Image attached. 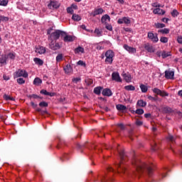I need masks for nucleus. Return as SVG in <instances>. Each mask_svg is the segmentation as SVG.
Segmentation results:
<instances>
[{"mask_svg":"<svg viewBox=\"0 0 182 182\" xmlns=\"http://www.w3.org/2000/svg\"><path fill=\"white\" fill-rule=\"evenodd\" d=\"M1 21H5V22H8V21H9V18L6 17V16H0V22Z\"/></svg>","mask_w":182,"mask_h":182,"instance_id":"obj_43","label":"nucleus"},{"mask_svg":"<svg viewBox=\"0 0 182 182\" xmlns=\"http://www.w3.org/2000/svg\"><path fill=\"white\" fill-rule=\"evenodd\" d=\"M144 48L147 52H149L150 53H153L154 52V49L153 48V46L150 45H145Z\"/></svg>","mask_w":182,"mask_h":182,"instance_id":"obj_27","label":"nucleus"},{"mask_svg":"<svg viewBox=\"0 0 182 182\" xmlns=\"http://www.w3.org/2000/svg\"><path fill=\"white\" fill-rule=\"evenodd\" d=\"M65 35V32L60 30H56L55 32L51 33V36L55 39V41H58L59 38H63Z\"/></svg>","mask_w":182,"mask_h":182,"instance_id":"obj_3","label":"nucleus"},{"mask_svg":"<svg viewBox=\"0 0 182 182\" xmlns=\"http://www.w3.org/2000/svg\"><path fill=\"white\" fill-rule=\"evenodd\" d=\"M155 26L157 28H166V24L161 23H155Z\"/></svg>","mask_w":182,"mask_h":182,"instance_id":"obj_37","label":"nucleus"},{"mask_svg":"<svg viewBox=\"0 0 182 182\" xmlns=\"http://www.w3.org/2000/svg\"><path fill=\"white\" fill-rule=\"evenodd\" d=\"M122 76L126 82L132 81V75L129 73H123Z\"/></svg>","mask_w":182,"mask_h":182,"instance_id":"obj_18","label":"nucleus"},{"mask_svg":"<svg viewBox=\"0 0 182 182\" xmlns=\"http://www.w3.org/2000/svg\"><path fill=\"white\" fill-rule=\"evenodd\" d=\"M137 106H139L140 107H146V106H147V102L143 101V100H138Z\"/></svg>","mask_w":182,"mask_h":182,"instance_id":"obj_24","label":"nucleus"},{"mask_svg":"<svg viewBox=\"0 0 182 182\" xmlns=\"http://www.w3.org/2000/svg\"><path fill=\"white\" fill-rule=\"evenodd\" d=\"M61 60H63V54H58L56 56V61L61 62Z\"/></svg>","mask_w":182,"mask_h":182,"instance_id":"obj_38","label":"nucleus"},{"mask_svg":"<svg viewBox=\"0 0 182 182\" xmlns=\"http://www.w3.org/2000/svg\"><path fill=\"white\" fill-rule=\"evenodd\" d=\"M154 14H158V15H164L166 14V11L161 9L159 8L154 9Z\"/></svg>","mask_w":182,"mask_h":182,"instance_id":"obj_17","label":"nucleus"},{"mask_svg":"<svg viewBox=\"0 0 182 182\" xmlns=\"http://www.w3.org/2000/svg\"><path fill=\"white\" fill-rule=\"evenodd\" d=\"M105 62H107L108 63H112V62H113V58H106V59H105Z\"/></svg>","mask_w":182,"mask_h":182,"instance_id":"obj_53","label":"nucleus"},{"mask_svg":"<svg viewBox=\"0 0 182 182\" xmlns=\"http://www.w3.org/2000/svg\"><path fill=\"white\" fill-rule=\"evenodd\" d=\"M125 90L129 92L130 90H136V87L133 85H127L124 87Z\"/></svg>","mask_w":182,"mask_h":182,"instance_id":"obj_35","label":"nucleus"},{"mask_svg":"<svg viewBox=\"0 0 182 182\" xmlns=\"http://www.w3.org/2000/svg\"><path fill=\"white\" fill-rule=\"evenodd\" d=\"M124 48L125 50H127V52H129V53H134L136 52V49L133 47H130L127 45H124Z\"/></svg>","mask_w":182,"mask_h":182,"instance_id":"obj_14","label":"nucleus"},{"mask_svg":"<svg viewBox=\"0 0 182 182\" xmlns=\"http://www.w3.org/2000/svg\"><path fill=\"white\" fill-rule=\"evenodd\" d=\"M148 38L151 39L152 42H154L155 43L159 42V37H157V33H153V32H149L148 33Z\"/></svg>","mask_w":182,"mask_h":182,"instance_id":"obj_7","label":"nucleus"},{"mask_svg":"<svg viewBox=\"0 0 182 182\" xmlns=\"http://www.w3.org/2000/svg\"><path fill=\"white\" fill-rule=\"evenodd\" d=\"M177 41L178 43H181V45H182V37H178Z\"/></svg>","mask_w":182,"mask_h":182,"instance_id":"obj_63","label":"nucleus"},{"mask_svg":"<svg viewBox=\"0 0 182 182\" xmlns=\"http://www.w3.org/2000/svg\"><path fill=\"white\" fill-rule=\"evenodd\" d=\"M102 95L103 96H108L110 97L112 96V90L109 88H105L102 90Z\"/></svg>","mask_w":182,"mask_h":182,"instance_id":"obj_15","label":"nucleus"},{"mask_svg":"<svg viewBox=\"0 0 182 182\" xmlns=\"http://www.w3.org/2000/svg\"><path fill=\"white\" fill-rule=\"evenodd\" d=\"M171 14L173 18L178 16V11L176 9H173Z\"/></svg>","mask_w":182,"mask_h":182,"instance_id":"obj_40","label":"nucleus"},{"mask_svg":"<svg viewBox=\"0 0 182 182\" xmlns=\"http://www.w3.org/2000/svg\"><path fill=\"white\" fill-rule=\"evenodd\" d=\"M75 53H85V48L79 46L78 48L75 49Z\"/></svg>","mask_w":182,"mask_h":182,"instance_id":"obj_31","label":"nucleus"},{"mask_svg":"<svg viewBox=\"0 0 182 182\" xmlns=\"http://www.w3.org/2000/svg\"><path fill=\"white\" fill-rule=\"evenodd\" d=\"M7 58H9L10 59H15V55H14V53H9L7 55Z\"/></svg>","mask_w":182,"mask_h":182,"instance_id":"obj_55","label":"nucleus"},{"mask_svg":"<svg viewBox=\"0 0 182 182\" xmlns=\"http://www.w3.org/2000/svg\"><path fill=\"white\" fill-rule=\"evenodd\" d=\"M132 164L136 167L137 173H146V174H148L149 177L153 176V168L144 163H142L140 160L134 159Z\"/></svg>","mask_w":182,"mask_h":182,"instance_id":"obj_1","label":"nucleus"},{"mask_svg":"<svg viewBox=\"0 0 182 182\" xmlns=\"http://www.w3.org/2000/svg\"><path fill=\"white\" fill-rule=\"evenodd\" d=\"M64 42H73L75 41V36H69L68 34H65L64 36H63Z\"/></svg>","mask_w":182,"mask_h":182,"instance_id":"obj_11","label":"nucleus"},{"mask_svg":"<svg viewBox=\"0 0 182 182\" xmlns=\"http://www.w3.org/2000/svg\"><path fill=\"white\" fill-rule=\"evenodd\" d=\"M168 140H170V141H172V143H173V141H174V136L170 135L168 136Z\"/></svg>","mask_w":182,"mask_h":182,"instance_id":"obj_62","label":"nucleus"},{"mask_svg":"<svg viewBox=\"0 0 182 182\" xmlns=\"http://www.w3.org/2000/svg\"><path fill=\"white\" fill-rule=\"evenodd\" d=\"M31 105L33 109H36V107H38V105L35 104V102H31Z\"/></svg>","mask_w":182,"mask_h":182,"instance_id":"obj_58","label":"nucleus"},{"mask_svg":"<svg viewBox=\"0 0 182 182\" xmlns=\"http://www.w3.org/2000/svg\"><path fill=\"white\" fill-rule=\"evenodd\" d=\"M154 93H156V95H159V96H161V97H165V96H168V93L166 91H161L159 88H154L153 89Z\"/></svg>","mask_w":182,"mask_h":182,"instance_id":"obj_6","label":"nucleus"},{"mask_svg":"<svg viewBox=\"0 0 182 182\" xmlns=\"http://www.w3.org/2000/svg\"><path fill=\"white\" fill-rule=\"evenodd\" d=\"M161 56L163 59H166V58H168V56H171V53L170 52L166 53V51H163L161 53Z\"/></svg>","mask_w":182,"mask_h":182,"instance_id":"obj_33","label":"nucleus"},{"mask_svg":"<svg viewBox=\"0 0 182 182\" xmlns=\"http://www.w3.org/2000/svg\"><path fill=\"white\" fill-rule=\"evenodd\" d=\"M116 107H117V109L118 110H120V111H122V112H124V110H127V106H124V105H120V104L117 105H116Z\"/></svg>","mask_w":182,"mask_h":182,"instance_id":"obj_23","label":"nucleus"},{"mask_svg":"<svg viewBox=\"0 0 182 182\" xmlns=\"http://www.w3.org/2000/svg\"><path fill=\"white\" fill-rule=\"evenodd\" d=\"M14 78L21 77V76H23V77H28V73L23 70H18L14 73Z\"/></svg>","mask_w":182,"mask_h":182,"instance_id":"obj_5","label":"nucleus"},{"mask_svg":"<svg viewBox=\"0 0 182 182\" xmlns=\"http://www.w3.org/2000/svg\"><path fill=\"white\" fill-rule=\"evenodd\" d=\"M103 89V87H95V89H94V93L95 94V95H100V93H101V90Z\"/></svg>","mask_w":182,"mask_h":182,"instance_id":"obj_32","label":"nucleus"},{"mask_svg":"<svg viewBox=\"0 0 182 182\" xmlns=\"http://www.w3.org/2000/svg\"><path fill=\"white\" fill-rule=\"evenodd\" d=\"M118 152L121 161L120 164H119L117 166L118 167H119L120 169H122V173H124L126 171V168L122 166V164H123L124 161H126V159H127V154H126L124 150L118 151Z\"/></svg>","mask_w":182,"mask_h":182,"instance_id":"obj_2","label":"nucleus"},{"mask_svg":"<svg viewBox=\"0 0 182 182\" xmlns=\"http://www.w3.org/2000/svg\"><path fill=\"white\" fill-rule=\"evenodd\" d=\"M36 52L40 55H42L46 52V50L43 47H40L39 48H36Z\"/></svg>","mask_w":182,"mask_h":182,"instance_id":"obj_28","label":"nucleus"},{"mask_svg":"<svg viewBox=\"0 0 182 182\" xmlns=\"http://www.w3.org/2000/svg\"><path fill=\"white\" fill-rule=\"evenodd\" d=\"M162 112L163 113L170 114V113H173V109H171V107L166 106V107H162Z\"/></svg>","mask_w":182,"mask_h":182,"instance_id":"obj_16","label":"nucleus"},{"mask_svg":"<svg viewBox=\"0 0 182 182\" xmlns=\"http://www.w3.org/2000/svg\"><path fill=\"white\" fill-rule=\"evenodd\" d=\"M33 60L36 65H39V66H42L43 65V60H42L41 58H34Z\"/></svg>","mask_w":182,"mask_h":182,"instance_id":"obj_25","label":"nucleus"},{"mask_svg":"<svg viewBox=\"0 0 182 182\" xmlns=\"http://www.w3.org/2000/svg\"><path fill=\"white\" fill-rule=\"evenodd\" d=\"M63 70L67 75L73 72V68H72V65H70V64H68L65 67L63 68Z\"/></svg>","mask_w":182,"mask_h":182,"instance_id":"obj_13","label":"nucleus"},{"mask_svg":"<svg viewBox=\"0 0 182 182\" xmlns=\"http://www.w3.org/2000/svg\"><path fill=\"white\" fill-rule=\"evenodd\" d=\"M17 82L18 85H23V83H25V80H23V78H18L17 79Z\"/></svg>","mask_w":182,"mask_h":182,"instance_id":"obj_45","label":"nucleus"},{"mask_svg":"<svg viewBox=\"0 0 182 182\" xmlns=\"http://www.w3.org/2000/svg\"><path fill=\"white\" fill-rule=\"evenodd\" d=\"M148 99H149V100H151V102H156L157 101V97H152L151 95L148 96Z\"/></svg>","mask_w":182,"mask_h":182,"instance_id":"obj_47","label":"nucleus"},{"mask_svg":"<svg viewBox=\"0 0 182 182\" xmlns=\"http://www.w3.org/2000/svg\"><path fill=\"white\" fill-rule=\"evenodd\" d=\"M162 22H165V23H167L168 22V21H170V19L167 18H164L161 19Z\"/></svg>","mask_w":182,"mask_h":182,"instance_id":"obj_59","label":"nucleus"},{"mask_svg":"<svg viewBox=\"0 0 182 182\" xmlns=\"http://www.w3.org/2000/svg\"><path fill=\"white\" fill-rule=\"evenodd\" d=\"M67 12H68V14H70L71 15H73V14H73L74 11L72 9L71 7L67 8Z\"/></svg>","mask_w":182,"mask_h":182,"instance_id":"obj_49","label":"nucleus"},{"mask_svg":"<svg viewBox=\"0 0 182 182\" xmlns=\"http://www.w3.org/2000/svg\"><path fill=\"white\" fill-rule=\"evenodd\" d=\"M94 33H96L97 36L100 37V36H102V33H103V31H102L99 28H95Z\"/></svg>","mask_w":182,"mask_h":182,"instance_id":"obj_36","label":"nucleus"},{"mask_svg":"<svg viewBox=\"0 0 182 182\" xmlns=\"http://www.w3.org/2000/svg\"><path fill=\"white\" fill-rule=\"evenodd\" d=\"M70 7L72 8V9H77V6L75 4H72Z\"/></svg>","mask_w":182,"mask_h":182,"instance_id":"obj_64","label":"nucleus"},{"mask_svg":"<svg viewBox=\"0 0 182 182\" xmlns=\"http://www.w3.org/2000/svg\"><path fill=\"white\" fill-rule=\"evenodd\" d=\"M107 19L109 21V22H110V16L109 15L105 14V15L102 16V17L101 18L102 23H106Z\"/></svg>","mask_w":182,"mask_h":182,"instance_id":"obj_22","label":"nucleus"},{"mask_svg":"<svg viewBox=\"0 0 182 182\" xmlns=\"http://www.w3.org/2000/svg\"><path fill=\"white\" fill-rule=\"evenodd\" d=\"M131 112L133 114L136 113V114H143L144 113V110L143 109H137L136 111L132 110Z\"/></svg>","mask_w":182,"mask_h":182,"instance_id":"obj_30","label":"nucleus"},{"mask_svg":"<svg viewBox=\"0 0 182 182\" xmlns=\"http://www.w3.org/2000/svg\"><path fill=\"white\" fill-rule=\"evenodd\" d=\"M106 29H107V31H113V26H112V25L110 24H107L106 26H105Z\"/></svg>","mask_w":182,"mask_h":182,"instance_id":"obj_51","label":"nucleus"},{"mask_svg":"<svg viewBox=\"0 0 182 182\" xmlns=\"http://www.w3.org/2000/svg\"><path fill=\"white\" fill-rule=\"evenodd\" d=\"M103 12H105V10H103L102 8L95 9V11L90 14V15L92 16H96V15H102Z\"/></svg>","mask_w":182,"mask_h":182,"instance_id":"obj_10","label":"nucleus"},{"mask_svg":"<svg viewBox=\"0 0 182 182\" xmlns=\"http://www.w3.org/2000/svg\"><path fill=\"white\" fill-rule=\"evenodd\" d=\"M112 79L115 82H122V77H120V75L119 74V73H116V72L112 73Z\"/></svg>","mask_w":182,"mask_h":182,"instance_id":"obj_8","label":"nucleus"},{"mask_svg":"<svg viewBox=\"0 0 182 182\" xmlns=\"http://www.w3.org/2000/svg\"><path fill=\"white\" fill-rule=\"evenodd\" d=\"M3 79H4V80H9L11 79V77H9V76H8L6 75H4Z\"/></svg>","mask_w":182,"mask_h":182,"instance_id":"obj_57","label":"nucleus"},{"mask_svg":"<svg viewBox=\"0 0 182 182\" xmlns=\"http://www.w3.org/2000/svg\"><path fill=\"white\" fill-rule=\"evenodd\" d=\"M160 41L162 43H167V42H168V38L167 37H161Z\"/></svg>","mask_w":182,"mask_h":182,"instance_id":"obj_42","label":"nucleus"},{"mask_svg":"<svg viewBox=\"0 0 182 182\" xmlns=\"http://www.w3.org/2000/svg\"><path fill=\"white\" fill-rule=\"evenodd\" d=\"M40 93L41 95H44L45 96H48L49 94V92H47L46 90H41Z\"/></svg>","mask_w":182,"mask_h":182,"instance_id":"obj_48","label":"nucleus"},{"mask_svg":"<svg viewBox=\"0 0 182 182\" xmlns=\"http://www.w3.org/2000/svg\"><path fill=\"white\" fill-rule=\"evenodd\" d=\"M136 126H143V122L139 121V119H137L136 121Z\"/></svg>","mask_w":182,"mask_h":182,"instance_id":"obj_54","label":"nucleus"},{"mask_svg":"<svg viewBox=\"0 0 182 182\" xmlns=\"http://www.w3.org/2000/svg\"><path fill=\"white\" fill-rule=\"evenodd\" d=\"M60 6V3L56 1H50V3L48 4V8L51 10L58 9Z\"/></svg>","mask_w":182,"mask_h":182,"instance_id":"obj_4","label":"nucleus"},{"mask_svg":"<svg viewBox=\"0 0 182 182\" xmlns=\"http://www.w3.org/2000/svg\"><path fill=\"white\" fill-rule=\"evenodd\" d=\"M165 77L166 79H174V71L166 70Z\"/></svg>","mask_w":182,"mask_h":182,"instance_id":"obj_9","label":"nucleus"},{"mask_svg":"<svg viewBox=\"0 0 182 182\" xmlns=\"http://www.w3.org/2000/svg\"><path fill=\"white\" fill-rule=\"evenodd\" d=\"M3 99H4V100H10L11 99V96L6 95V94H4V96H3Z\"/></svg>","mask_w":182,"mask_h":182,"instance_id":"obj_50","label":"nucleus"},{"mask_svg":"<svg viewBox=\"0 0 182 182\" xmlns=\"http://www.w3.org/2000/svg\"><path fill=\"white\" fill-rule=\"evenodd\" d=\"M77 65H78L79 66H83L84 68H86V63H85L83 60H79L77 63Z\"/></svg>","mask_w":182,"mask_h":182,"instance_id":"obj_41","label":"nucleus"},{"mask_svg":"<svg viewBox=\"0 0 182 182\" xmlns=\"http://www.w3.org/2000/svg\"><path fill=\"white\" fill-rule=\"evenodd\" d=\"M158 32L159 33H163V34L166 33V34H167V33H170V29L164 28V29L159 30Z\"/></svg>","mask_w":182,"mask_h":182,"instance_id":"obj_34","label":"nucleus"},{"mask_svg":"<svg viewBox=\"0 0 182 182\" xmlns=\"http://www.w3.org/2000/svg\"><path fill=\"white\" fill-rule=\"evenodd\" d=\"M0 5L6 6L8 5V1L6 0H0Z\"/></svg>","mask_w":182,"mask_h":182,"instance_id":"obj_44","label":"nucleus"},{"mask_svg":"<svg viewBox=\"0 0 182 182\" xmlns=\"http://www.w3.org/2000/svg\"><path fill=\"white\" fill-rule=\"evenodd\" d=\"M139 87H140L142 93H146L147 92V90H149V88L144 84H141Z\"/></svg>","mask_w":182,"mask_h":182,"instance_id":"obj_29","label":"nucleus"},{"mask_svg":"<svg viewBox=\"0 0 182 182\" xmlns=\"http://www.w3.org/2000/svg\"><path fill=\"white\" fill-rule=\"evenodd\" d=\"M38 106H40V107H48V104L45 101H43L39 103Z\"/></svg>","mask_w":182,"mask_h":182,"instance_id":"obj_39","label":"nucleus"},{"mask_svg":"<svg viewBox=\"0 0 182 182\" xmlns=\"http://www.w3.org/2000/svg\"><path fill=\"white\" fill-rule=\"evenodd\" d=\"M8 59V56L6 55H1L0 58V63L1 65H6V60Z\"/></svg>","mask_w":182,"mask_h":182,"instance_id":"obj_20","label":"nucleus"},{"mask_svg":"<svg viewBox=\"0 0 182 182\" xmlns=\"http://www.w3.org/2000/svg\"><path fill=\"white\" fill-rule=\"evenodd\" d=\"M105 56L106 58H113V57L114 56V53L113 52V50H109L105 53Z\"/></svg>","mask_w":182,"mask_h":182,"instance_id":"obj_19","label":"nucleus"},{"mask_svg":"<svg viewBox=\"0 0 182 182\" xmlns=\"http://www.w3.org/2000/svg\"><path fill=\"white\" fill-rule=\"evenodd\" d=\"M29 97H33V99H38L39 96L38 95L33 94L29 95Z\"/></svg>","mask_w":182,"mask_h":182,"instance_id":"obj_56","label":"nucleus"},{"mask_svg":"<svg viewBox=\"0 0 182 182\" xmlns=\"http://www.w3.org/2000/svg\"><path fill=\"white\" fill-rule=\"evenodd\" d=\"M144 117H146V119H149V117H151V114L150 113L144 114Z\"/></svg>","mask_w":182,"mask_h":182,"instance_id":"obj_61","label":"nucleus"},{"mask_svg":"<svg viewBox=\"0 0 182 182\" xmlns=\"http://www.w3.org/2000/svg\"><path fill=\"white\" fill-rule=\"evenodd\" d=\"M80 80H82L80 77H75L73 79V82L74 83H77V82H80Z\"/></svg>","mask_w":182,"mask_h":182,"instance_id":"obj_52","label":"nucleus"},{"mask_svg":"<svg viewBox=\"0 0 182 182\" xmlns=\"http://www.w3.org/2000/svg\"><path fill=\"white\" fill-rule=\"evenodd\" d=\"M33 85H36V86H41V85H42V80L39 77H36L33 80Z\"/></svg>","mask_w":182,"mask_h":182,"instance_id":"obj_21","label":"nucleus"},{"mask_svg":"<svg viewBox=\"0 0 182 182\" xmlns=\"http://www.w3.org/2000/svg\"><path fill=\"white\" fill-rule=\"evenodd\" d=\"M122 19H123L124 23H127V24L130 23V19H129V18L123 17Z\"/></svg>","mask_w":182,"mask_h":182,"instance_id":"obj_46","label":"nucleus"},{"mask_svg":"<svg viewBox=\"0 0 182 182\" xmlns=\"http://www.w3.org/2000/svg\"><path fill=\"white\" fill-rule=\"evenodd\" d=\"M50 48L53 50H58L60 48V45H59V43L51 42V43L50 44Z\"/></svg>","mask_w":182,"mask_h":182,"instance_id":"obj_12","label":"nucleus"},{"mask_svg":"<svg viewBox=\"0 0 182 182\" xmlns=\"http://www.w3.org/2000/svg\"><path fill=\"white\" fill-rule=\"evenodd\" d=\"M72 19L73 21L79 22V21H82V17H80V16H79L78 14H73Z\"/></svg>","mask_w":182,"mask_h":182,"instance_id":"obj_26","label":"nucleus"},{"mask_svg":"<svg viewBox=\"0 0 182 182\" xmlns=\"http://www.w3.org/2000/svg\"><path fill=\"white\" fill-rule=\"evenodd\" d=\"M48 96H50V97H53V96H56V93L55 92H48Z\"/></svg>","mask_w":182,"mask_h":182,"instance_id":"obj_60","label":"nucleus"}]
</instances>
